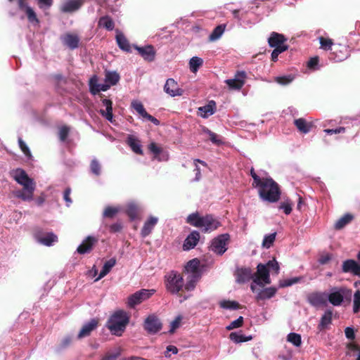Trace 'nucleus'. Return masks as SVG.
<instances>
[{"mask_svg": "<svg viewBox=\"0 0 360 360\" xmlns=\"http://www.w3.org/2000/svg\"><path fill=\"white\" fill-rule=\"evenodd\" d=\"M247 74L245 71H238L233 79H229L225 81L230 89L240 90L245 84V79Z\"/></svg>", "mask_w": 360, "mask_h": 360, "instance_id": "f8f14e48", "label": "nucleus"}, {"mask_svg": "<svg viewBox=\"0 0 360 360\" xmlns=\"http://www.w3.org/2000/svg\"><path fill=\"white\" fill-rule=\"evenodd\" d=\"M98 238L93 236H88L82 243L77 247V252L84 255L91 251L94 246L98 243Z\"/></svg>", "mask_w": 360, "mask_h": 360, "instance_id": "4468645a", "label": "nucleus"}, {"mask_svg": "<svg viewBox=\"0 0 360 360\" xmlns=\"http://www.w3.org/2000/svg\"><path fill=\"white\" fill-rule=\"evenodd\" d=\"M155 290L153 289H141L131 295L127 302V307L131 309L149 299Z\"/></svg>", "mask_w": 360, "mask_h": 360, "instance_id": "0eeeda50", "label": "nucleus"}, {"mask_svg": "<svg viewBox=\"0 0 360 360\" xmlns=\"http://www.w3.org/2000/svg\"><path fill=\"white\" fill-rule=\"evenodd\" d=\"M224 30H225L224 25H218L217 27H215L214 29L213 32L210 35V39L211 41H216V40L219 39L223 34Z\"/></svg>", "mask_w": 360, "mask_h": 360, "instance_id": "8fccbe9b", "label": "nucleus"}, {"mask_svg": "<svg viewBox=\"0 0 360 360\" xmlns=\"http://www.w3.org/2000/svg\"><path fill=\"white\" fill-rule=\"evenodd\" d=\"M252 178V186L256 188L261 200L269 202H276L280 199L281 191L278 184L264 171L257 172L250 169Z\"/></svg>", "mask_w": 360, "mask_h": 360, "instance_id": "f257e3e1", "label": "nucleus"}, {"mask_svg": "<svg viewBox=\"0 0 360 360\" xmlns=\"http://www.w3.org/2000/svg\"><path fill=\"white\" fill-rule=\"evenodd\" d=\"M354 217L351 214H345L342 217H340L335 224V229L340 230L345 227L347 224L350 223L353 219Z\"/></svg>", "mask_w": 360, "mask_h": 360, "instance_id": "a19ab883", "label": "nucleus"}, {"mask_svg": "<svg viewBox=\"0 0 360 360\" xmlns=\"http://www.w3.org/2000/svg\"><path fill=\"white\" fill-rule=\"evenodd\" d=\"M219 304L221 308L228 310H236L240 307L238 302L226 300H221Z\"/></svg>", "mask_w": 360, "mask_h": 360, "instance_id": "37998d69", "label": "nucleus"}, {"mask_svg": "<svg viewBox=\"0 0 360 360\" xmlns=\"http://www.w3.org/2000/svg\"><path fill=\"white\" fill-rule=\"evenodd\" d=\"M288 46H281L277 49H274L271 53V60L276 62L278 60L279 54L288 50Z\"/></svg>", "mask_w": 360, "mask_h": 360, "instance_id": "680f3d73", "label": "nucleus"}, {"mask_svg": "<svg viewBox=\"0 0 360 360\" xmlns=\"http://www.w3.org/2000/svg\"><path fill=\"white\" fill-rule=\"evenodd\" d=\"M203 134L208 136L210 141L215 144H220L221 141L219 139L218 135L210 131L209 129L204 127L202 129Z\"/></svg>", "mask_w": 360, "mask_h": 360, "instance_id": "6e6d98bb", "label": "nucleus"}, {"mask_svg": "<svg viewBox=\"0 0 360 360\" xmlns=\"http://www.w3.org/2000/svg\"><path fill=\"white\" fill-rule=\"evenodd\" d=\"M303 280V277L297 276L286 278L279 282V288H286L297 284Z\"/></svg>", "mask_w": 360, "mask_h": 360, "instance_id": "c03bdc74", "label": "nucleus"}, {"mask_svg": "<svg viewBox=\"0 0 360 360\" xmlns=\"http://www.w3.org/2000/svg\"><path fill=\"white\" fill-rule=\"evenodd\" d=\"M186 274H188V276L185 284V289L187 291H191L195 288L197 282L200 279L202 276V271L186 272Z\"/></svg>", "mask_w": 360, "mask_h": 360, "instance_id": "393cba45", "label": "nucleus"}, {"mask_svg": "<svg viewBox=\"0 0 360 360\" xmlns=\"http://www.w3.org/2000/svg\"><path fill=\"white\" fill-rule=\"evenodd\" d=\"M342 272L360 277V264L352 259H346L342 262Z\"/></svg>", "mask_w": 360, "mask_h": 360, "instance_id": "9b49d317", "label": "nucleus"}, {"mask_svg": "<svg viewBox=\"0 0 360 360\" xmlns=\"http://www.w3.org/2000/svg\"><path fill=\"white\" fill-rule=\"evenodd\" d=\"M345 290L342 288H333L327 294V300L333 306H340L344 300Z\"/></svg>", "mask_w": 360, "mask_h": 360, "instance_id": "2eb2a0df", "label": "nucleus"}, {"mask_svg": "<svg viewBox=\"0 0 360 360\" xmlns=\"http://www.w3.org/2000/svg\"><path fill=\"white\" fill-rule=\"evenodd\" d=\"M266 266H267L269 271V270L274 271L276 274H278L279 273L280 266H279L278 262L275 259L269 260L266 263Z\"/></svg>", "mask_w": 360, "mask_h": 360, "instance_id": "e2e57ef3", "label": "nucleus"}, {"mask_svg": "<svg viewBox=\"0 0 360 360\" xmlns=\"http://www.w3.org/2000/svg\"><path fill=\"white\" fill-rule=\"evenodd\" d=\"M287 41V39L284 37V35L273 32L270 37L268 39V43L270 47H273L274 49H277L281 46H288L285 44V42Z\"/></svg>", "mask_w": 360, "mask_h": 360, "instance_id": "b1692460", "label": "nucleus"}, {"mask_svg": "<svg viewBox=\"0 0 360 360\" xmlns=\"http://www.w3.org/2000/svg\"><path fill=\"white\" fill-rule=\"evenodd\" d=\"M83 4V0H65L61 4L60 10L65 13H73L78 11Z\"/></svg>", "mask_w": 360, "mask_h": 360, "instance_id": "f3484780", "label": "nucleus"}, {"mask_svg": "<svg viewBox=\"0 0 360 360\" xmlns=\"http://www.w3.org/2000/svg\"><path fill=\"white\" fill-rule=\"evenodd\" d=\"M120 210H121V207L120 206H117V207L108 206L104 210L103 216V217H106V218H112Z\"/></svg>", "mask_w": 360, "mask_h": 360, "instance_id": "09e8293b", "label": "nucleus"}, {"mask_svg": "<svg viewBox=\"0 0 360 360\" xmlns=\"http://www.w3.org/2000/svg\"><path fill=\"white\" fill-rule=\"evenodd\" d=\"M102 105L105 108H101L99 110L100 114L108 121L111 123L113 122L112 115V102L110 99L103 98L101 100Z\"/></svg>", "mask_w": 360, "mask_h": 360, "instance_id": "5701e85b", "label": "nucleus"}, {"mask_svg": "<svg viewBox=\"0 0 360 360\" xmlns=\"http://www.w3.org/2000/svg\"><path fill=\"white\" fill-rule=\"evenodd\" d=\"M197 162H199L200 163L201 165H202L203 166H207V164L205 162L202 161V160H200L199 159H195L194 160V164H195V169H194V172L195 173V181H198L201 178V172H200V167H198V165H197Z\"/></svg>", "mask_w": 360, "mask_h": 360, "instance_id": "4d7b16f0", "label": "nucleus"}, {"mask_svg": "<svg viewBox=\"0 0 360 360\" xmlns=\"http://www.w3.org/2000/svg\"><path fill=\"white\" fill-rule=\"evenodd\" d=\"M333 312L330 309H327L324 314L322 316L320 323L319 324V330L326 328L332 321Z\"/></svg>", "mask_w": 360, "mask_h": 360, "instance_id": "e433bc0d", "label": "nucleus"}, {"mask_svg": "<svg viewBox=\"0 0 360 360\" xmlns=\"http://www.w3.org/2000/svg\"><path fill=\"white\" fill-rule=\"evenodd\" d=\"M243 323V317L239 316L236 320L231 322L230 324L226 327V328L228 330H231L233 329L238 328L242 326Z\"/></svg>", "mask_w": 360, "mask_h": 360, "instance_id": "13d9d810", "label": "nucleus"}, {"mask_svg": "<svg viewBox=\"0 0 360 360\" xmlns=\"http://www.w3.org/2000/svg\"><path fill=\"white\" fill-rule=\"evenodd\" d=\"M127 143L131 149L136 154L142 155L143 150L139 140L133 135H129Z\"/></svg>", "mask_w": 360, "mask_h": 360, "instance_id": "473e14b6", "label": "nucleus"}, {"mask_svg": "<svg viewBox=\"0 0 360 360\" xmlns=\"http://www.w3.org/2000/svg\"><path fill=\"white\" fill-rule=\"evenodd\" d=\"M132 108L136 111V112L144 118L148 112L143 107V105L139 101H133L131 103Z\"/></svg>", "mask_w": 360, "mask_h": 360, "instance_id": "49530a36", "label": "nucleus"}, {"mask_svg": "<svg viewBox=\"0 0 360 360\" xmlns=\"http://www.w3.org/2000/svg\"><path fill=\"white\" fill-rule=\"evenodd\" d=\"M277 292V288L274 287H269L259 290L256 296L257 300H264L273 297Z\"/></svg>", "mask_w": 360, "mask_h": 360, "instance_id": "2f4dec72", "label": "nucleus"}, {"mask_svg": "<svg viewBox=\"0 0 360 360\" xmlns=\"http://www.w3.org/2000/svg\"><path fill=\"white\" fill-rule=\"evenodd\" d=\"M229 338L231 340L236 343H240L246 341H249L252 339L251 336L245 337L244 335L239 334L236 332H233L230 334Z\"/></svg>", "mask_w": 360, "mask_h": 360, "instance_id": "603ef678", "label": "nucleus"}, {"mask_svg": "<svg viewBox=\"0 0 360 360\" xmlns=\"http://www.w3.org/2000/svg\"><path fill=\"white\" fill-rule=\"evenodd\" d=\"M158 221V218L156 217L150 216L144 222L143 226L141 231V235L143 238L148 236L153 230L154 227Z\"/></svg>", "mask_w": 360, "mask_h": 360, "instance_id": "cd10ccee", "label": "nucleus"}, {"mask_svg": "<svg viewBox=\"0 0 360 360\" xmlns=\"http://www.w3.org/2000/svg\"><path fill=\"white\" fill-rule=\"evenodd\" d=\"M294 124L298 131L302 134H307L310 131L311 125L307 122L303 118H299L294 120Z\"/></svg>", "mask_w": 360, "mask_h": 360, "instance_id": "c9c22d12", "label": "nucleus"}, {"mask_svg": "<svg viewBox=\"0 0 360 360\" xmlns=\"http://www.w3.org/2000/svg\"><path fill=\"white\" fill-rule=\"evenodd\" d=\"M236 281L244 283L252 278V273L250 268H240L236 271Z\"/></svg>", "mask_w": 360, "mask_h": 360, "instance_id": "c85d7f7f", "label": "nucleus"}, {"mask_svg": "<svg viewBox=\"0 0 360 360\" xmlns=\"http://www.w3.org/2000/svg\"><path fill=\"white\" fill-rule=\"evenodd\" d=\"M129 321V317L127 312L119 310L111 315L106 326L112 335L120 336L125 330Z\"/></svg>", "mask_w": 360, "mask_h": 360, "instance_id": "20e7f679", "label": "nucleus"}, {"mask_svg": "<svg viewBox=\"0 0 360 360\" xmlns=\"http://www.w3.org/2000/svg\"><path fill=\"white\" fill-rule=\"evenodd\" d=\"M186 223L200 229L203 233H210L221 226V223L213 216H200L198 212L190 214L186 218Z\"/></svg>", "mask_w": 360, "mask_h": 360, "instance_id": "7ed1b4c3", "label": "nucleus"}, {"mask_svg": "<svg viewBox=\"0 0 360 360\" xmlns=\"http://www.w3.org/2000/svg\"><path fill=\"white\" fill-rule=\"evenodd\" d=\"M230 238L228 233L218 236L212 241L210 249L219 255H222L227 250V243Z\"/></svg>", "mask_w": 360, "mask_h": 360, "instance_id": "6e6552de", "label": "nucleus"}, {"mask_svg": "<svg viewBox=\"0 0 360 360\" xmlns=\"http://www.w3.org/2000/svg\"><path fill=\"white\" fill-rule=\"evenodd\" d=\"M116 41L117 45L120 49L126 52L131 51V46L125 37V36L122 33H117L116 35Z\"/></svg>", "mask_w": 360, "mask_h": 360, "instance_id": "f704fd0d", "label": "nucleus"}, {"mask_svg": "<svg viewBox=\"0 0 360 360\" xmlns=\"http://www.w3.org/2000/svg\"><path fill=\"white\" fill-rule=\"evenodd\" d=\"M116 264V259L115 258H111L109 260L106 261L103 266L98 276L95 279V281H98V280L101 279L104 276H105L111 270V269Z\"/></svg>", "mask_w": 360, "mask_h": 360, "instance_id": "72a5a7b5", "label": "nucleus"}, {"mask_svg": "<svg viewBox=\"0 0 360 360\" xmlns=\"http://www.w3.org/2000/svg\"><path fill=\"white\" fill-rule=\"evenodd\" d=\"M120 80V75L116 72L107 71L105 75V82L110 86L115 85Z\"/></svg>", "mask_w": 360, "mask_h": 360, "instance_id": "79ce46f5", "label": "nucleus"}, {"mask_svg": "<svg viewBox=\"0 0 360 360\" xmlns=\"http://www.w3.org/2000/svg\"><path fill=\"white\" fill-rule=\"evenodd\" d=\"M200 239V233L197 231H193L185 239L183 249L184 250H190L194 248Z\"/></svg>", "mask_w": 360, "mask_h": 360, "instance_id": "a878e982", "label": "nucleus"}, {"mask_svg": "<svg viewBox=\"0 0 360 360\" xmlns=\"http://www.w3.org/2000/svg\"><path fill=\"white\" fill-rule=\"evenodd\" d=\"M38 4V6L41 10H47L49 9L53 3V0H36Z\"/></svg>", "mask_w": 360, "mask_h": 360, "instance_id": "052dcab7", "label": "nucleus"}, {"mask_svg": "<svg viewBox=\"0 0 360 360\" xmlns=\"http://www.w3.org/2000/svg\"><path fill=\"white\" fill-rule=\"evenodd\" d=\"M202 58L198 56H193L189 60V69L191 72H192L193 73H195L198 72L199 68L202 65Z\"/></svg>", "mask_w": 360, "mask_h": 360, "instance_id": "ea45409f", "label": "nucleus"}, {"mask_svg": "<svg viewBox=\"0 0 360 360\" xmlns=\"http://www.w3.org/2000/svg\"><path fill=\"white\" fill-rule=\"evenodd\" d=\"M141 212V206L139 202L129 201L126 204L125 212L130 220L134 221L138 218Z\"/></svg>", "mask_w": 360, "mask_h": 360, "instance_id": "aec40b11", "label": "nucleus"}, {"mask_svg": "<svg viewBox=\"0 0 360 360\" xmlns=\"http://www.w3.org/2000/svg\"><path fill=\"white\" fill-rule=\"evenodd\" d=\"M319 43L321 45V49H322L325 51L330 50V51H333V49L332 47L333 45V42L332 39H328V38H324L323 37H320L319 38Z\"/></svg>", "mask_w": 360, "mask_h": 360, "instance_id": "3c124183", "label": "nucleus"}, {"mask_svg": "<svg viewBox=\"0 0 360 360\" xmlns=\"http://www.w3.org/2000/svg\"><path fill=\"white\" fill-rule=\"evenodd\" d=\"M198 110L202 117L207 118L215 112L216 103L214 101H210L207 105L200 107Z\"/></svg>", "mask_w": 360, "mask_h": 360, "instance_id": "c756f323", "label": "nucleus"}, {"mask_svg": "<svg viewBox=\"0 0 360 360\" xmlns=\"http://www.w3.org/2000/svg\"><path fill=\"white\" fill-rule=\"evenodd\" d=\"M98 25L100 27L105 28L108 30H112L115 27L113 20L108 15H105L100 18Z\"/></svg>", "mask_w": 360, "mask_h": 360, "instance_id": "58836bf2", "label": "nucleus"}, {"mask_svg": "<svg viewBox=\"0 0 360 360\" xmlns=\"http://www.w3.org/2000/svg\"><path fill=\"white\" fill-rule=\"evenodd\" d=\"M257 269V276L254 278V283L262 287L265 284H269L271 280L266 264H259Z\"/></svg>", "mask_w": 360, "mask_h": 360, "instance_id": "9d476101", "label": "nucleus"}, {"mask_svg": "<svg viewBox=\"0 0 360 360\" xmlns=\"http://www.w3.org/2000/svg\"><path fill=\"white\" fill-rule=\"evenodd\" d=\"M37 240L38 243L44 245L51 246L57 242L58 237L53 233H47L46 234L37 236Z\"/></svg>", "mask_w": 360, "mask_h": 360, "instance_id": "7c9ffc66", "label": "nucleus"}, {"mask_svg": "<svg viewBox=\"0 0 360 360\" xmlns=\"http://www.w3.org/2000/svg\"><path fill=\"white\" fill-rule=\"evenodd\" d=\"M307 67L313 70H318L319 68V58L318 57H314L311 58L307 63Z\"/></svg>", "mask_w": 360, "mask_h": 360, "instance_id": "774afa93", "label": "nucleus"}, {"mask_svg": "<svg viewBox=\"0 0 360 360\" xmlns=\"http://www.w3.org/2000/svg\"><path fill=\"white\" fill-rule=\"evenodd\" d=\"M134 47L144 60L151 62L155 59V51L153 46H138L134 45Z\"/></svg>", "mask_w": 360, "mask_h": 360, "instance_id": "412c9836", "label": "nucleus"}, {"mask_svg": "<svg viewBox=\"0 0 360 360\" xmlns=\"http://www.w3.org/2000/svg\"><path fill=\"white\" fill-rule=\"evenodd\" d=\"M13 177L18 184L22 186V189L14 192L15 196L23 201L32 200L36 188L34 181L29 177L24 169L20 168L13 172Z\"/></svg>", "mask_w": 360, "mask_h": 360, "instance_id": "f03ea898", "label": "nucleus"}, {"mask_svg": "<svg viewBox=\"0 0 360 360\" xmlns=\"http://www.w3.org/2000/svg\"><path fill=\"white\" fill-rule=\"evenodd\" d=\"M60 40L63 45L72 50L77 49L79 46V38L76 34L66 33L60 37Z\"/></svg>", "mask_w": 360, "mask_h": 360, "instance_id": "6ab92c4d", "label": "nucleus"}, {"mask_svg": "<svg viewBox=\"0 0 360 360\" xmlns=\"http://www.w3.org/2000/svg\"><path fill=\"white\" fill-rule=\"evenodd\" d=\"M186 272L201 271L200 269V261L197 259L190 260L185 266Z\"/></svg>", "mask_w": 360, "mask_h": 360, "instance_id": "a18cd8bd", "label": "nucleus"}, {"mask_svg": "<svg viewBox=\"0 0 360 360\" xmlns=\"http://www.w3.org/2000/svg\"><path fill=\"white\" fill-rule=\"evenodd\" d=\"M295 79V75L293 74H288L284 75L277 76L274 78V81L280 85L286 86L291 84Z\"/></svg>", "mask_w": 360, "mask_h": 360, "instance_id": "4c0bfd02", "label": "nucleus"}, {"mask_svg": "<svg viewBox=\"0 0 360 360\" xmlns=\"http://www.w3.org/2000/svg\"><path fill=\"white\" fill-rule=\"evenodd\" d=\"M89 89L90 91L93 95H96L98 92H96V89H99V84L97 82L96 77L91 78L89 81Z\"/></svg>", "mask_w": 360, "mask_h": 360, "instance_id": "69168bd1", "label": "nucleus"}, {"mask_svg": "<svg viewBox=\"0 0 360 360\" xmlns=\"http://www.w3.org/2000/svg\"><path fill=\"white\" fill-rule=\"evenodd\" d=\"M8 1L12 2L13 0ZM17 2L19 11L24 13V15L20 16V18L23 19L26 17L28 22L32 26H38L39 25V20L34 10L27 3V0H17Z\"/></svg>", "mask_w": 360, "mask_h": 360, "instance_id": "423d86ee", "label": "nucleus"}, {"mask_svg": "<svg viewBox=\"0 0 360 360\" xmlns=\"http://www.w3.org/2000/svg\"><path fill=\"white\" fill-rule=\"evenodd\" d=\"M98 321L93 319L85 323L77 335L78 339H82L90 335L91 333L97 328Z\"/></svg>", "mask_w": 360, "mask_h": 360, "instance_id": "bb28decb", "label": "nucleus"}, {"mask_svg": "<svg viewBox=\"0 0 360 360\" xmlns=\"http://www.w3.org/2000/svg\"><path fill=\"white\" fill-rule=\"evenodd\" d=\"M90 172L96 176H100L101 174V165L96 158H94L91 161Z\"/></svg>", "mask_w": 360, "mask_h": 360, "instance_id": "de8ad7c7", "label": "nucleus"}, {"mask_svg": "<svg viewBox=\"0 0 360 360\" xmlns=\"http://www.w3.org/2000/svg\"><path fill=\"white\" fill-rule=\"evenodd\" d=\"M307 301L311 306L315 307L326 305L327 293L321 292H311L308 295Z\"/></svg>", "mask_w": 360, "mask_h": 360, "instance_id": "dca6fc26", "label": "nucleus"}, {"mask_svg": "<svg viewBox=\"0 0 360 360\" xmlns=\"http://www.w3.org/2000/svg\"><path fill=\"white\" fill-rule=\"evenodd\" d=\"M165 283L167 290L173 294L176 295L179 293L184 287L185 288V283L181 275L176 271H171L167 273L165 276Z\"/></svg>", "mask_w": 360, "mask_h": 360, "instance_id": "39448f33", "label": "nucleus"}, {"mask_svg": "<svg viewBox=\"0 0 360 360\" xmlns=\"http://www.w3.org/2000/svg\"><path fill=\"white\" fill-rule=\"evenodd\" d=\"M360 310V290L355 292L354 295V307L353 311L354 313L359 312Z\"/></svg>", "mask_w": 360, "mask_h": 360, "instance_id": "0e129e2a", "label": "nucleus"}, {"mask_svg": "<svg viewBox=\"0 0 360 360\" xmlns=\"http://www.w3.org/2000/svg\"><path fill=\"white\" fill-rule=\"evenodd\" d=\"M347 57L348 53L347 49L341 46L335 47L328 56L329 59L335 63L343 61Z\"/></svg>", "mask_w": 360, "mask_h": 360, "instance_id": "4be33fe9", "label": "nucleus"}, {"mask_svg": "<svg viewBox=\"0 0 360 360\" xmlns=\"http://www.w3.org/2000/svg\"><path fill=\"white\" fill-rule=\"evenodd\" d=\"M287 340L296 347L300 346L302 343L300 335L295 333H290L288 335Z\"/></svg>", "mask_w": 360, "mask_h": 360, "instance_id": "5fc2aeb1", "label": "nucleus"}, {"mask_svg": "<svg viewBox=\"0 0 360 360\" xmlns=\"http://www.w3.org/2000/svg\"><path fill=\"white\" fill-rule=\"evenodd\" d=\"M160 320L155 314L149 315L144 321V329L151 335L156 334L162 329Z\"/></svg>", "mask_w": 360, "mask_h": 360, "instance_id": "1a4fd4ad", "label": "nucleus"}, {"mask_svg": "<svg viewBox=\"0 0 360 360\" xmlns=\"http://www.w3.org/2000/svg\"><path fill=\"white\" fill-rule=\"evenodd\" d=\"M164 91L172 97L181 96L184 91L179 87L177 82L172 78L167 79L165 86Z\"/></svg>", "mask_w": 360, "mask_h": 360, "instance_id": "ddd939ff", "label": "nucleus"}, {"mask_svg": "<svg viewBox=\"0 0 360 360\" xmlns=\"http://www.w3.org/2000/svg\"><path fill=\"white\" fill-rule=\"evenodd\" d=\"M181 319L182 317L181 316H178L175 318L174 321L171 322L169 329V332L171 333H174V330L179 327Z\"/></svg>", "mask_w": 360, "mask_h": 360, "instance_id": "338daca9", "label": "nucleus"}, {"mask_svg": "<svg viewBox=\"0 0 360 360\" xmlns=\"http://www.w3.org/2000/svg\"><path fill=\"white\" fill-rule=\"evenodd\" d=\"M70 128L67 126H63L59 129L58 136L60 141L65 142L68 136Z\"/></svg>", "mask_w": 360, "mask_h": 360, "instance_id": "bf43d9fd", "label": "nucleus"}, {"mask_svg": "<svg viewBox=\"0 0 360 360\" xmlns=\"http://www.w3.org/2000/svg\"><path fill=\"white\" fill-rule=\"evenodd\" d=\"M148 150L154 155V159L162 162L169 160V153L159 147L155 143L152 142L148 145Z\"/></svg>", "mask_w": 360, "mask_h": 360, "instance_id": "a211bd4d", "label": "nucleus"}, {"mask_svg": "<svg viewBox=\"0 0 360 360\" xmlns=\"http://www.w3.org/2000/svg\"><path fill=\"white\" fill-rule=\"evenodd\" d=\"M276 236V232L264 236L262 241V247L269 248L275 241Z\"/></svg>", "mask_w": 360, "mask_h": 360, "instance_id": "864d4df0", "label": "nucleus"}]
</instances>
